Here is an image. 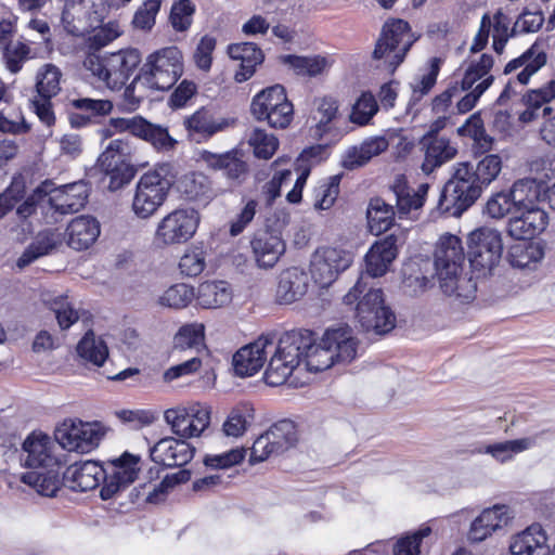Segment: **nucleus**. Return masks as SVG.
Instances as JSON below:
<instances>
[{
    "mask_svg": "<svg viewBox=\"0 0 555 555\" xmlns=\"http://www.w3.org/2000/svg\"><path fill=\"white\" fill-rule=\"evenodd\" d=\"M359 340L349 325H339L325 331L320 343L314 344L310 331H291L284 333L279 341L275 354L271 357L264 373L270 386L284 384L293 371L305 359L309 371L320 372L336 364H348L358 354Z\"/></svg>",
    "mask_w": 555,
    "mask_h": 555,
    "instance_id": "1",
    "label": "nucleus"
},
{
    "mask_svg": "<svg viewBox=\"0 0 555 555\" xmlns=\"http://www.w3.org/2000/svg\"><path fill=\"white\" fill-rule=\"evenodd\" d=\"M366 279L360 276L356 285L344 296V304H357L356 318L364 331L378 335L387 334L396 326V315L386 305L383 291L369 287Z\"/></svg>",
    "mask_w": 555,
    "mask_h": 555,
    "instance_id": "2",
    "label": "nucleus"
},
{
    "mask_svg": "<svg viewBox=\"0 0 555 555\" xmlns=\"http://www.w3.org/2000/svg\"><path fill=\"white\" fill-rule=\"evenodd\" d=\"M483 190L473 173V164L457 163L441 191L438 207L443 214L461 217L477 202Z\"/></svg>",
    "mask_w": 555,
    "mask_h": 555,
    "instance_id": "3",
    "label": "nucleus"
},
{
    "mask_svg": "<svg viewBox=\"0 0 555 555\" xmlns=\"http://www.w3.org/2000/svg\"><path fill=\"white\" fill-rule=\"evenodd\" d=\"M465 253L461 238L456 235L444 234L440 237L435 250V271L440 288L449 296L468 297L461 291V284L470 280L462 278Z\"/></svg>",
    "mask_w": 555,
    "mask_h": 555,
    "instance_id": "4",
    "label": "nucleus"
},
{
    "mask_svg": "<svg viewBox=\"0 0 555 555\" xmlns=\"http://www.w3.org/2000/svg\"><path fill=\"white\" fill-rule=\"evenodd\" d=\"M176 173L169 163L158 164L145 172L137 183L132 201L133 212L142 219L149 218L163 205L175 183Z\"/></svg>",
    "mask_w": 555,
    "mask_h": 555,
    "instance_id": "5",
    "label": "nucleus"
},
{
    "mask_svg": "<svg viewBox=\"0 0 555 555\" xmlns=\"http://www.w3.org/2000/svg\"><path fill=\"white\" fill-rule=\"evenodd\" d=\"M183 73V55L179 48L171 46L151 53L143 63L137 80L152 90L167 91Z\"/></svg>",
    "mask_w": 555,
    "mask_h": 555,
    "instance_id": "6",
    "label": "nucleus"
},
{
    "mask_svg": "<svg viewBox=\"0 0 555 555\" xmlns=\"http://www.w3.org/2000/svg\"><path fill=\"white\" fill-rule=\"evenodd\" d=\"M417 40L411 33L408 22L403 20H391L383 26L380 36L373 51V59L383 61L384 66L390 73L404 61L406 53Z\"/></svg>",
    "mask_w": 555,
    "mask_h": 555,
    "instance_id": "7",
    "label": "nucleus"
},
{
    "mask_svg": "<svg viewBox=\"0 0 555 555\" xmlns=\"http://www.w3.org/2000/svg\"><path fill=\"white\" fill-rule=\"evenodd\" d=\"M106 428L99 422L64 420L54 430L55 441L69 452L89 453L99 447Z\"/></svg>",
    "mask_w": 555,
    "mask_h": 555,
    "instance_id": "8",
    "label": "nucleus"
},
{
    "mask_svg": "<svg viewBox=\"0 0 555 555\" xmlns=\"http://www.w3.org/2000/svg\"><path fill=\"white\" fill-rule=\"evenodd\" d=\"M250 111L257 120H267L272 128H286L294 115L293 104L288 101L283 86L269 87L251 101Z\"/></svg>",
    "mask_w": 555,
    "mask_h": 555,
    "instance_id": "9",
    "label": "nucleus"
},
{
    "mask_svg": "<svg viewBox=\"0 0 555 555\" xmlns=\"http://www.w3.org/2000/svg\"><path fill=\"white\" fill-rule=\"evenodd\" d=\"M211 408L201 402L179 404L164 412V420L179 438L199 437L210 424Z\"/></svg>",
    "mask_w": 555,
    "mask_h": 555,
    "instance_id": "10",
    "label": "nucleus"
},
{
    "mask_svg": "<svg viewBox=\"0 0 555 555\" xmlns=\"http://www.w3.org/2000/svg\"><path fill=\"white\" fill-rule=\"evenodd\" d=\"M555 99V80L545 87L531 90L524 96L526 109L520 114L522 122H530L542 117L544 120L540 127V138L547 145L555 147V115L548 102Z\"/></svg>",
    "mask_w": 555,
    "mask_h": 555,
    "instance_id": "11",
    "label": "nucleus"
},
{
    "mask_svg": "<svg viewBox=\"0 0 555 555\" xmlns=\"http://www.w3.org/2000/svg\"><path fill=\"white\" fill-rule=\"evenodd\" d=\"M199 216L193 208H177L167 214L157 224L155 243L172 246L190 241L198 227Z\"/></svg>",
    "mask_w": 555,
    "mask_h": 555,
    "instance_id": "12",
    "label": "nucleus"
},
{
    "mask_svg": "<svg viewBox=\"0 0 555 555\" xmlns=\"http://www.w3.org/2000/svg\"><path fill=\"white\" fill-rule=\"evenodd\" d=\"M503 250L501 234L491 228H479L468 236V259L473 268L491 271Z\"/></svg>",
    "mask_w": 555,
    "mask_h": 555,
    "instance_id": "13",
    "label": "nucleus"
},
{
    "mask_svg": "<svg viewBox=\"0 0 555 555\" xmlns=\"http://www.w3.org/2000/svg\"><path fill=\"white\" fill-rule=\"evenodd\" d=\"M274 216L276 230L259 232L250 243L258 266L264 269L272 268L285 251V243L280 231L289 223L291 217L285 211H278Z\"/></svg>",
    "mask_w": 555,
    "mask_h": 555,
    "instance_id": "14",
    "label": "nucleus"
},
{
    "mask_svg": "<svg viewBox=\"0 0 555 555\" xmlns=\"http://www.w3.org/2000/svg\"><path fill=\"white\" fill-rule=\"evenodd\" d=\"M353 257L350 251L336 247H322L311 259V275L321 286L331 285L338 274L350 267Z\"/></svg>",
    "mask_w": 555,
    "mask_h": 555,
    "instance_id": "15",
    "label": "nucleus"
},
{
    "mask_svg": "<svg viewBox=\"0 0 555 555\" xmlns=\"http://www.w3.org/2000/svg\"><path fill=\"white\" fill-rule=\"evenodd\" d=\"M140 456L125 452L118 459L107 463L104 483L100 494L103 500L112 499L118 491L132 483L140 472Z\"/></svg>",
    "mask_w": 555,
    "mask_h": 555,
    "instance_id": "16",
    "label": "nucleus"
},
{
    "mask_svg": "<svg viewBox=\"0 0 555 555\" xmlns=\"http://www.w3.org/2000/svg\"><path fill=\"white\" fill-rule=\"evenodd\" d=\"M278 344L273 335H262L256 341L241 348L233 356L234 372L238 376H251L264 364L268 353L275 354Z\"/></svg>",
    "mask_w": 555,
    "mask_h": 555,
    "instance_id": "17",
    "label": "nucleus"
},
{
    "mask_svg": "<svg viewBox=\"0 0 555 555\" xmlns=\"http://www.w3.org/2000/svg\"><path fill=\"white\" fill-rule=\"evenodd\" d=\"M513 518L514 513L506 505L486 508L472 521L467 539L472 543L482 542L493 532L508 526Z\"/></svg>",
    "mask_w": 555,
    "mask_h": 555,
    "instance_id": "18",
    "label": "nucleus"
},
{
    "mask_svg": "<svg viewBox=\"0 0 555 555\" xmlns=\"http://www.w3.org/2000/svg\"><path fill=\"white\" fill-rule=\"evenodd\" d=\"M195 448L186 439L165 437L158 440L151 449L153 462L166 467H180L188 464L194 456Z\"/></svg>",
    "mask_w": 555,
    "mask_h": 555,
    "instance_id": "19",
    "label": "nucleus"
},
{
    "mask_svg": "<svg viewBox=\"0 0 555 555\" xmlns=\"http://www.w3.org/2000/svg\"><path fill=\"white\" fill-rule=\"evenodd\" d=\"M202 158L210 169L222 171L224 178L233 186L243 184L249 175V166L237 151L222 154L205 151Z\"/></svg>",
    "mask_w": 555,
    "mask_h": 555,
    "instance_id": "20",
    "label": "nucleus"
},
{
    "mask_svg": "<svg viewBox=\"0 0 555 555\" xmlns=\"http://www.w3.org/2000/svg\"><path fill=\"white\" fill-rule=\"evenodd\" d=\"M54 442L42 433H33L24 443L23 451L26 453L24 463L30 468H54L60 465L57 456L54 454Z\"/></svg>",
    "mask_w": 555,
    "mask_h": 555,
    "instance_id": "21",
    "label": "nucleus"
},
{
    "mask_svg": "<svg viewBox=\"0 0 555 555\" xmlns=\"http://www.w3.org/2000/svg\"><path fill=\"white\" fill-rule=\"evenodd\" d=\"M106 469L93 461H85L69 465L63 475L64 485L74 491L95 489L104 481Z\"/></svg>",
    "mask_w": 555,
    "mask_h": 555,
    "instance_id": "22",
    "label": "nucleus"
},
{
    "mask_svg": "<svg viewBox=\"0 0 555 555\" xmlns=\"http://www.w3.org/2000/svg\"><path fill=\"white\" fill-rule=\"evenodd\" d=\"M547 224V214L543 209H524L508 219L507 233L515 240L529 241L540 234Z\"/></svg>",
    "mask_w": 555,
    "mask_h": 555,
    "instance_id": "23",
    "label": "nucleus"
},
{
    "mask_svg": "<svg viewBox=\"0 0 555 555\" xmlns=\"http://www.w3.org/2000/svg\"><path fill=\"white\" fill-rule=\"evenodd\" d=\"M89 196L88 185L83 181L74 182L54 190L48 197L52 209L61 215L74 214L82 209Z\"/></svg>",
    "mask_w": 555,
    "mask_h": 555,
    "instance_id": "24",
    "label": "nucleus"
},
{
    "mask_svg": "<svg viewBox=\"0 0 555 555\" xmlns=\"http://www.w3.org/2000/svg\"><path fill=\"white\" fill-rule=\"evenodd\" d=\"M546 531L540 524H532L509 539L511 555H547L550 545Z\"/></svg>",
    "mask_w": 555,
    "mask_h": 555,
    "instance_id": "25",
    "label": "nucleus"
},
{
    "mask_svg": "<svg viewBox=\"0 0 555 555\" xmlns=\"http://www.w3.org/2000/svg\"><path fill=\"white\" fill-rule=\"evenodd\" d=\"M142 61L138 49L128 48L107 55V66L111 75L108 88H121L131 77Z\"/></svg>",
    "mask_w": 555,
    "mask_h": 555,
    "instance_id": "26",
    "label": "nucleus"
},
{
    "mask_svg": "<svg viewBox=\"0 0 555 555\" xmlns=\"http://www.w3.org/2000/svg\"><path fill=\"white\" fill-rule=\"evenodd\" d=\"M309 276L297 268H288L281 272L275 291V299L281 305H291L300 300L308 292Z\"/></svg>",
    "mask_w": 555,
    "mask_h": 555,
    "instance_id": "27",
    "label": "nucleus"
},
{
    "mask_svg": "<svg viewBox=\"0 0 555 555\" xmlns=\"http://www.w3.org/2000/svg\"><path fill=\"white\" fill-rule=\"evenodd\" d=\"M398 255V237L395 234L387 235L377 241L365 256L366 272L369 278L384 275L389 264Z\"/></svg>",
    "mask_w": 555,
    "mask_h": 555,
    "instance_id": "28",
    "label": "nucleus"
},
{
    "mask_svg": "<svg viewBox=\"0 0 555 555\" xmlns=\"http://www.w3.org/2000/svg\"><path fill=\"white\" fill-rule=\"evenodd\" d=\"M388 146L389 142L384 135L367 138L359 145L346 150L341 158V166L348 170L363 167L373 157L384 153Z\"/></svg>",
    "mask_w": 555,
    "mask_h": 555,
    "instance_id": "29",
    "label": "nucleus"
},
{
    "mask_svg": "<svg viewBox=\"0 0 555 555\" xmlns=\"http://www.w3.org/2000/svg\"><path fill=\"white\" fill-rule=\"evenodd\" d=\"M100 232V222L94 217H76L66 228L67 245L75 250L88 249L96 241Z\"/></svg>",
    "mask_w": 555,
    "mask_h": 555,
    "instance_id": "30",
    "label": "nucleus"
},
{
    "mask_svg": "<svg viewBox=\"0 0 555 555\" xmlns=\"http://www.w3.org/2000/svg\"><path fill=\"white\" fill-rule=\"evenodd\" d=\"M546 63V54L543 48L534 43L520 56L508 62L504 68V74H511L514 70L521 68L516 76V80L525 86L528 83L530 77L535 74Z\"/></svg>",
    "mask_w": 555,
    "mask_h": 555,
    "instance_id": "31",
    "label": "nucleus"
},
{
    "mask_svg": "<svg viewBox=\"0 0 555 555\" xmlns=\"http://www.w3.org/2000/svg\"><path fill=\"white\" fill-rule=\"evenodd\" d=\"M546 186L543 181L525 178L515 181L511 188L512 199L516 212L524 209H541L539 203L545 195Z\"/></svg>",
    "mask_w": 555,
    "mask_h": 555,
    "instance_id": "32",
    "label": "nucleus"
},
{
    "mask_svg": "<svg viewBox=\"0 0 555 555\" xmlns=\"http://www.w3.org/2000/svg\"><path fill=\"white\" fill-rule=\"evenodd\" d=\"M228 54L232 60L240 62V70L235 74V80L246 81L255 73L256 66L263 61L262 51L253 42H242L229 46Z\"/></svg>",
    "mask_w": 555,
    "mask_h": 555,
    "instance_id": "33",
    "label": "nucleus"
},
{
    "mask_svg": "<svg viewBox=\"0 0 555 555\" xmlns=\"http://www.w3.org/2000/svg\"><path fill=\"white\" fill-rule=\"evenodd\" d=\"M425 158L422 164V171L426 175L431 173L436 168L453 159L457 153L450 140L444 137H431L424 143Z\"/></svg>",
    "mask_w": 555,
    "mask_h": 555,
    "instance_id": "34",
    "label": "nucleus"
},
{
    "mask_svg": "<svg viewBox=\"0 0 555 555\" xmlns=\"http://www.w3.org/2000/svg\"><path fill=\"white\" fill-rule=\"evenodd\" d=\"M63 235L56 230L40 232L17 260L18 268H25L37 258L48 255L62 244Z\"/></svg>",
    "mask_w": 555,
    "mask_h": 555,
    "instance_id": "35",
    "label": "nucleus"
},
{
    "mask_svg": "<svg viewBox=\"0 0 555 555\" xmlns=\"http://www.w3.org/2000/svg\"><path fill=\"white\" fill-rule=\"evenodd\" d=\"M543 433L544 431H541L530 437L491 443L486 446L482 452L490 454L500 463H506L511 461L516 454L522 453L534 447L539 436H541Z\"/></svg>",
    "mask_w": 555,
    "mask_h": 555,
    "instance_id": "36",
    "label": "nucleus"
},
{
    "mask_svg": "<svg viewBox=\"0 0 555 555\" xmlns=\"http://www.w3.org/2000/svg\"><path fill=\"white\" fill-rule=\"evenodd\" d=\"M196 299L203 308H220L232 300V289L224 281H207L199 285Z\"/></svg>",
    "mask_w": 555,
    "mask_h": 555,
    "instance_id": "37",
    "label": "nucleus"
},
{
    "mask_svg": "<svg viewBox=\"0 0 555 555\" xmlns=\"http://www.w3.org/2000/svg\"><path fill=\"white\" fill-rule=\"evenodd\" d=\"M190 134H197L201 138H210L227 127L224 119H216L207 108H199L183 121Z\"/></svg>",
    "mask_w": 555,
    "mask_h": 555,
    "instance_id": "38",
    "label": "nucleus"
},
{
    "mask_svg": "<svg viewBox=\"0 0 555 555\" xmlns=\"http://www.w3.org/2000/svg\"><path fill=\"white\" fill-rule=\"evenodd\" d=\"M395 215V207L388 199L372 198L366 211L371 232L378 235L387 231L393 223Z\"/></svg>",
    "mask_w": 555,
    "mask_h": 555,
    "instance_id": "39",
    "label": "nucleus"
},
{
    "mask_svg": "<svg viewBox=\"0 0 555 555\" xmlns=\"http://www.w3.org/2000/svg\"><path fill=\"white\" fill-rule=\"evenodd\" d=\"M133 149L127 139L112 140L99 156V165L103 170L116 169L118 166H129L128 162Z\"/></svg>",
    "mask_w": 555,
    "mask_h": 555,
    "instance_id": "40",
    "label": "nucleus"
},
{
    "mask_svg": "<svg viewBox=\"0 0 555 555\" xmlns=\"http://www.w3.org/2000/svg\"><path fill=\"white\" fill-rule=\"evenodd\" d=\"M78 356L87 362L102 366L108 357V348L102 337L88 331L77 344Z\"/></svg>",
    "mask_w": 555,
    "mask_h": 555,
    "instance_id": "41",
    "label": "nucleus"
},
{
    "mask_svg": "<svg viewBox=\"0 0 555 555\" xmlns=\"http://www.w3.org/2000/svg\"><path fill=\"white\" fill-rule=\"evenodd\" d=\"M21 479L44 496H54L59 490V474L54 468L30 470L23 474Z\"/></svg>",
    "mask_w": 555,
    "mask_h": 555,
    "instance_id": "42",
    "label": "nucleus"
},
{
    "mask_svg": "<svg viewBox=\"0 0 555 555\" xmlns=\"http://www.w3.org/2000/svg\"><path fill=\"white\" fill-rule=\"evenodd\" d=\"M61 69L51 63L42 65L36 75V90L40 98L51 99L61 91Z\"/></svg>",
    "mask_w": 555,
    "mask_h": 555,
    "instance_id": "43",
    "label": "nucleus"
},
{
    "mask_svg": "<svg viewBox=\"0 0 555 555\" xmlns=\"http://www.w3.org/2000/svg\"><path fill=\"white\" fill-rule=\"evenodd\" d=\"M388 201L396 203L397 212L400 216L408 215L413 209L422 207V203L417 196H414L402 177L396 179L395 183L388 191Z\"/></svg>",
    "mask_w": 555,
    "mask_h": 555,
    "instance_id": "44",
    "label": "nucleus"
},
{
    "mask_svg": "<svg viewBox=\"0 0 555 555\" xmlns=\"http://www.w3.org/2000/svg\"><path fill=\"white\" fill-rule=\"evenodd\" d=\"M315 109L312 114V120L315 121L312 135L322 138L330 130V124L336 118L338 113L337 101L333 98L324 96L314 101Z\"/></svg>",
    "mask_w": 555,
    "mask_h": 555,
    "instance_id": "45",
    "label": "nucleus"
},
{
    "mask_svg": "<svg viewBox=\"0 0 555 555\" xmlns=\"http://www.w3.org/2000/svg\"><path fill=\"white\" fill-rule=\"evenodd\" d=\"M544 257L543 248L537 243L516 244L509 249V262L514 268L530 269Z\"/></svg>",
    "mask_w": 555,
    "mask_h": 555,
    "instance_id": "46",
    "label": "nucleus"
},
{
    "mask_svg": "<svg viewBox=\"0 0 555 555\" xmlns=\"http://www.w3.org/2000/svg\"><path fill=\"white\" fill-rule=\"evenodd\" d=\"M275 449V454L283 453L297 442V429L293 421L282 420L272 425L267 431Z\"/></svg>",
    "mask_w": 555,
    "mask_h": 555,
    "instance_id": "47",
    "label": "nucleus"
},
{
    "mask_svg": "<svg viewBox=\"0 0 555 555\" xmlns=\"http://www.w3.org/2000/svg\"><path fill=\"white\" fill-rule=\"evenodd\" d=\"M254 420V409L249 404H241L231 410L225 422L223 431L229 437H241Z\"/></svg>",
    "mask_w": 555,
    "mask_h": 555,
    "instance_id": "48",
    "label": "nucleus"
},
{
    "mask_svg": "<svg viewBox=\"0 0 555 555\" xmlns=\"http://www.w3.org/2000/svg\"><path fill=\"white\" fill-rule=\"evenodd\" d=\"M50 309L54 312L61 330L69 328L78 320L83 319L87 312L76 309L68 301L67 297L57 296L48 301Z\"/></svg>",
    "mask_w": 555,
    "mask_h": 555,
    "instance_id": "49",
    "label": "nucleus"
},
{
    "mask_svg": "<svg viewBox=\"0 0 555 555\" xmlns=\"http://www.w3.org/2000/svg\"><path fill=\"white\" fill-rule=\"evenodd\" d=\"M248 144L253 147L257 158H271L279 147V140L272 133L260 128H254L248 137Z\"/></svg>",
    "mask_w": 555,
    "mask_h": 555,
    "instance_id": "50",
    "label": "nucleus"
},
{
    "mask_svg": "<svg viewBox=\"0 0 555 555\" xmlns=\"http://www.w3.org/2000/svg\"><path fill=\"white\" fill-rule=\"evenodd\" d=\"M493 64L494 61L492 55L487 53H483L478 62L472 63L462 79V90H470L478 81L483 82L487 78L493 77L490 74Z\"/></svg>",
    "mask_w": 555,
    "mask_h": 555,
    "instance_id": "51",
    "label": "nucleus"
},
{
    "mask_svg": "<svg viewBox=\"0 0 555 555\" xmlns=\"http://www.w3.org/2000/svg\"><path fill=\"white\" fill-rule=\"evenodd\" d=\"M138 138L150 142L158 151H170L177 143L166 128L151 124L145 119L142 126V132H140Z\"/></svg>",
    "mask_w": 555,
    "mask_h": 555,
    "instance_id": "52",
    "label": "nucleus"
},
{
    "mask_svg": "<svg viewBox=\"0 0 555 555\" xmlns=\"http://www.w3.org/2000/svg\"><path fill=\"white\" fill-rule=\"evenodd\" d=\"M493 29L492 39H493V50L498 54H502L505 46L511 37L517 35L518 33L513 31V27L511 28V18L504 14L501 10L496 11L494 15L491 17Z\"/></svg>",
    "mask_w": 555,
    "mask_h": 555,
    "instance_id": "53",
    "label": "nucleus"
},
{
    "mask_svg": "<svg viewBox=\"0 0 555 555\" xmlns=\"http://www.w3.org/2000/svg\"><path fill=\"white\" fill-rule=\"evenodd\" d=\"M286 162H288L287 158L280 157L271 165V167L275 169V172L272 179L262 188V193L266 195L269 204L280 196L282 185L292 181V171L287 168H281V165Z\"/></svg>",
    "mask_w": 555,
    "mask_h": 555,
    "instance_id": "54",
    "label": "nucleus"
},
{
    "mask_svg": "<svg viewBox=\"0 0 555 555\" xmlns=\"http://www.w3.org/2000/svg\"><path fill=\"white\" fill-rule=\"evenodd\" d=\"M194 288L184 283H178L170 286L159 297L158 302L162 306L181 309L186 307L194 298Z\"/></svg>",
    "mask_w": 555,
    "mask_h": 555,
    "instance_id": "55",
    "label": "nucleus"
},
{
    "mask_svg": "<svg viewBox=\"0 0 555 555\" xmlns=\"http://www.w3.org/2000/svg\"><path fill=\"white\" fill-rule=\"evenodd\" d=\"M378 112V104L371 92H363L352 106L350 121L359 126L367 125Z\"/></svg>",
    "mask_w": 555,
    "mask_h": 555,
    "instance_id": "56",
    "label": "nucleus"
},
{
    "mask_svg": "<svg viewBox=\"0 0 555 555\" xmlns=\"http://www.w3.org/2000/svg\"><path fill=\"white\" fill-rule=\"evenodd\" d=\"M501 170L502 159L496 154L486 155L476 166L473 165V173L485 189L498 178Z\"/></svg>",
    "mask_w": 555,
    "mask_h": 555,
    "instance_id": "57",
    "label": "nucleus"
},
{
    "mask_svg": "<svg viewBox=\"0 0 555 555\" xmlns=\"http://www.w3.org/2000/svg\"><path fill=\"white\" fill-rule=\"evenodd\" d=\"M284 63L288 64L298 75L317 76L326 66V60L322 56L286 55Z\"/></svg>",
    "mask_w": 555,
    "mask_h": 555,
    "instance_id": "58",
    "label": "nucleus"
},
{
    "mask_svg": "<svg viewBox=\"0 0 555 555\" xmlns=\"http://www.w3.org/2000/svg\"><path fill=\"white\" fill-rule=\"evenodd\" d=\"M195 5L191 0H179L171 7L169 21L176 31H186L193 21Z\"/></svg>",
    "mask_w": 555,
    "mask_h": 555,
    "instance_id": "59",
    "label": "nucleus"
},
{
    "mask_svg": "<svg viewBox=\"0 0 555 555\" xmlns=\"http://www.w3.org/2000/svg\"><path fill=\"white\" fill-rule=\"evenodd\" d=\"M204 345V325L194 323L182 326L175 336V347L181 350L198 349Z\"/></svg>",
    "mask_w": 555,
    "mask_h": 555,
    "instance_id": "60",
    "label": "nucleus"
},
{
    "mask_svg": "<svg viewBox=\"0 0 555 555\" xmlns=\"http://www.w3.org/2000/svg\"><path fill=\"white\" fill-rule=\"evenodd\" d=\"M339 176H333L328 181L321 183L314 189V208L320 210L328 209L335 203L339 194Z\"/></svg>",
    "mask_w": 555,
    "mask_h": 555,
    "instance_id": "61",
    "label": "nucleus"
},
{
    "mask_svg": "<svg viewBox=\"0 0 555 555\" xmlns=\"http://www.w3.org/2000/svg\"><path fill=\"white\" fill-rule=\"evenodd\" d=\"M486 209L489 216L495 219H501L507 215L512 217L516 212V205L512 199L511 191L494 194L488 199Z\"/></svg>",
    "mask_w": 555,
    "mask_h": 555,
    "instance_id": "62",
    "label": "nucleus"
},
{
    "mask_svg": "<svg viewBox=\"0 0 555 555\" xmlns=\"http://www.w3.org/2000/svg\"><path fill=\"white\" fill-rule=\"evenodd\" d=\"M31 57V49L24 42H12L4 50L7 68L13 73H18L23 64Z\"/></svg>",
    "mask_w": 555,
    "mask_h": 555,
    "instance_id": "63",
    "label": "nucleus"
},
{
    "mask_svg": "<svg viewBox=\"0 0 555 555\" xmlns=\"http://www.w3.org/2000/svg\"><path fill=\"white\" fill-rule=\"evenodd\" d=\"M430 533V528L420 529L411 534H406L393 544V555H418L422 540Z\"/></svg>",
    "mask_w": 555,
    "mask_h": 555,
    "instance_id": "64",
    "label": "nucleus"
}]
</instances>
